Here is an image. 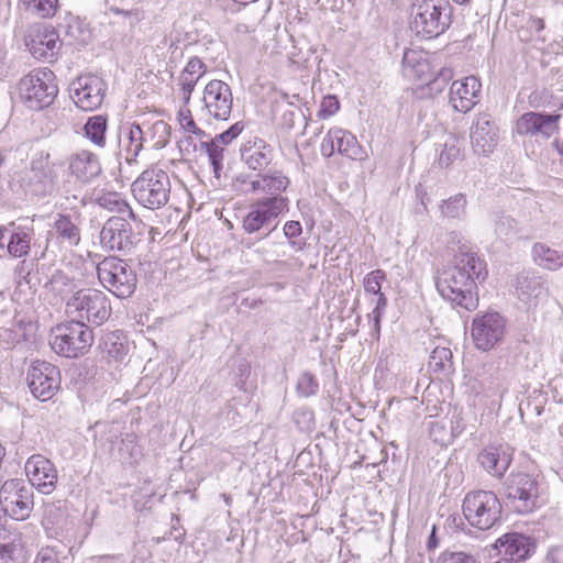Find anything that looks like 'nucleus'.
<instances>
[{
    "instance_id": "31",
    "label": "nucleus",
    "mask_w": 563,
    "mask_h": 563,
    "mask_svg": "<svg viewBox=\"0 0 563 563\" xmlns=\"http://www.w3.org/2000/svg\"><path fill=\"white\" fill-rule=\"evenodd\" d=\"M207 68L198 57H191L178 77V84L183 92V100L188 103L199 79L206 74Z\"/></svg>"
},
{
    "instance_id": "57",
    "label": "nucleus",
    "mask_w": 563,
    "mask_h": 563,
    "mask_svg": "<svg viewBox=\"0 0 563 563\" xmlns=\"http://www.w3.org/2000/svg\"><path fill=\"white\" fill-rule=\"evenodd\" d=\"M243 129V122H236L230 129L219 134L216 140L221 141L223 144H229L242 133Z\"/></svg>"
},
{
    "instance_id": "37",
    "label": "nucleus",
    "mask_w": 563,
    "mask_h": 563,
    "mask_svg": "<svg viewBox=\"0 0 563 563\" xmlns=\"http://www.w3.org/2000/svg\"><path fill=\"white\" fill-rule=\"evenodd\" d=\"M18 7L27 16L47 20L56 15L59 9L58 0H18Z\"/></svg>"
},
{
    "instance_id": "41",
    "label": "nucleus",
    "mask_w": 563,
    "mask_h": 563,
    "mask_svg": "<svg viewBox=\"0 0 563 563\" xmlns=\"http://www.w3.org/2000/svg\"><path fill=\"white\" fill-rule=\"evenodd\" d=\"M85 135L96 145L103 147L106 144L107 117L98 114L90 117L85 126Z\"/></svg>"
},
{
    "instance_id": "13",
    "label": "nucleus",
    "mask_w": 563,
    "mask_h": 563,
    "mask_svg": "<svg viewBox=\"0 0 563 563\" xmlns=\"http://www.w3.org/2000/svg\"><path fill=\"white\" fill-rule=\"evenodd\" d=\"M26 379L32 395L42 401L51 399L60 386L59 369L41 360L32 362Z\"/></svg>"
},
{
    "instance_id": "60",
    "label": "nucleus",
    "mask_w": 563,
    "mask_h": 563,
    "mask_svg": "<svg viewBox=\"0 0 563 563\" xmlns=\"http://www.w3.org/2000/svg\"><path fill=\"white\" fill-rule=\"evenodd\" d=\"M302 229L298 221H288L284 227V233L287 238H296L300 235Z\"/></svg>"
},
{
    "instance_id": "8",
    "label": "nucleus",
    "mask_w": 563,
    "mask_h": 563,
    "mask_svg": "<svg viewBox=\"0 0 563 563\" xmlns=\"http://www.w3.org/2000/svg\"><path fill=\"white\" fill-rule=\"evenodd\" d=\"M168 174L159 168L145 169L132 184L134 199L150 210L165 206L170 196Z\"/></svg>"
},
{
    "instance_id": "18",
    "label": "nucleus",
    "mask_w": 563,
    "mask_h": 563,
    "mask_svg": "<svg viewBox=\"0 0 563 563\" xmlns=\"http://www.w3.org/2000/svg\"><path fill=\"white\" fill-rule=\"evenodd\" d=\"M282 209V198H265L253 203L249 210V234L262 230V238L268 236L276 228V219Z\"/></svg>"
},
{
    "instance_id": "56",
    "label": "nucleus",
    "mask_w": 563,
    "mask_h": 563,
    "mask_svg": "<svg viewBox=\"0 0 563 563\" xmlns=\"http://www.w3.org/2000/svg\"><path fill=\"white\" fill-rule=\"evenodd\" d=\"M339 109L340 103L338 98L335 96L329 95L322 98L317 115L320 119H327L335 114Z\"/></svg>"
},
{
    "instance_id": "39",
    "label": "nucleus",
    "mask_w": 563,
    "mask_h": 563,
    "mask_svg": "<svg viewBox=\"0 0 563 563\" xmlns=\"http://www.w3.org/2000/svg\"><path fill=\"white\" fill-rule=\"evenodd\" d=\"M272 161V150L265 141L255 137L253 146H249V168L261 170Z\"/></svg>"
},
{
    "instance_id": "30",
    "label": "nucleus",
    "mask_w": 563,
    "mask_h": 563,
    "mask_svg": "<svg viewBox=\"0 0 563 563\" xmlns=\"http://www.w3.org/2000/svg\"><path fill=\"white\" fill-rule=\"evenodd\" d=\"M402 74L409 80L429 82L431 65L422 51L406 49L402 56Z\"/></svg>"
},
{
    "instance_id": "48",
    "label": "nucleus",
    "mask_w": 563,
    "mask_h": 563,
    "mask_svg": "<svg viewBox=\"0 0 563 563\" xmlns=\"http://www.w3.org/2000/svg\"><path fill=\"white\" fill-rule=\"evenodd\" d=\"M296 389L300 396L310 397L318 393L319 383L312 373L303 372L298 378Z\"/></svg>"
},
{
    "instance_id": "19",
    "label": "nucleus",
    "mask_w": 563,
    "mask_h": 563,
    "mask_svg": "<svg viewBox=\"0 0 563 563\" xmlns=\"http://www.w3.org/2000/svg\"><path fill=\"white\" fill-rule=\"evenodd\" d=\"M561 114L526 112L516 121L515 130L523 136L550 139L559 130Z\"/></svg>"
},
{
    "instance_id": "33",
    "label": "nucleus",
    "mask_w": 563,
    "mask_h": 563,
    "mask_svg": "<svg viewBox=\"0 0 563 563\" xmlns=\"http://www.w3.org/2000/svg\"><path fill=\"white\" fill-rule=\"evenodd\" d=\"M250 183L254 192L265 194L267 198H280L279 194L287 188L288 179L280 174L258 173Z\"/></svg>"
},
{
    "instance_id": "46",
    "label": "nucleus",
    "mask_w": 563,
    "mask_h": 563,
    "mask_svg": "<svg viewBox=\"0 0 563 563\" xmlns=\"http://www.w3.org/2000/svg\"><path fill=\"white\" fill-rule=\"evenodd\" d=\"M451 358L452 352L450 349L437 346L430 355L429 366L433 368V371H446L451 367Z\"/></svg>"
},
{
    "instance_id": "3",
    "label": "nucleus",
    "mask_w": 563,
    "mask_h": 563,
    "mask_svg": "<svg viewBox=\"0 0 563 563\" xmlns=\"http://www.w3.org/2000/svg\"><path fill=\"white\" fill-rule=\"evenodd\" d=\"M65 312L70 320L82 324L101 325L111 316L108 296L97 289H79L66 301Z\"/></svg>"
},
{
    "instance_id": "26",
    "label": "nucleus",
    "mask_w": 563,
    "mask_h": 563,
    "mask_svg": "<svg viewBox=\"0 0 563 563\" xmlns=\"http://www.w3.org/2000/svg\"><path fill=\"white\" fill-rule=\"evenodd\" d=\"M477 461L493 477L501 478L512 462V450L505 444L488 445L478 453Z\"/></svg>"
},
{
    "instance_id": "16",
    "label": "nucleus",
    "mask_w": 563,
    "mask_h": 563,
    "mask_svg": "<svg viewBox=\"0 0 563 563\" xmlns=\"http://www.w3.org/2000/svg\"><path fill=\"white\" fill-rule=\"evenodd\" d=\"M335 152L355 161L366 157L355 135L342 128H331L321 143V154L324 157H331Z\"/></svg>"
},
{
    "instance_id": "51",
    "label": "nucleus",
    "mask_w": 563,
    "mask_h": 563,
    "mask_svg": "<svg viewBox=\"0 0 563 563\" xmlns=\"http://www.w3.org/2000/svg\"><path fill=\"white\" fill-rule=\"evenodd\" d=\"M35 266L34 260H22L18 263L14 269V278L16 286L20 288L23 285L31 284V273Z\"/></svg>"
},
{
    "instance_id": "4",
    "label": "nucleus",
    "mask_w": 563,
    "mask_h": 563,
    "mask_svg": "<svg viewBox=\"0 0 563 563\" xmlns=\"http://www.w3.org/2000/svg\"><path fill=\"white\" fill-rule=\"evenodd\" d=\"M541 482L526 472H511L503 483V496L514 511L525 515L540 507Z\"/></svg>"
},
{
    "instance_id": "24",
    "label": "nucleus",
    "mask_w": 563,
    "mask_h": 563,
    "mask_svg": "<svg viewBox=\"0 0 563 563\" xmlns=\"http://www.w3.org/2000/svg\"><path fill=\"white\" fill-rule=\"evenodd\" d=\"M25 473L32 486L43 494H51L57 482L54 464L41 454L30 456L25 463Z\"/></svg>"
},
{
    "instance_id": "64",
    "label": "nucleus",
    "mask_w": 563,
    "mask_h": 563,
    "mask_svg": "<svg viewBox=\"0 0 563 563\" xmlns=\"http://www.w3.org/2000/svg\"><path fill=\"white\" fill-rule=\"evenodd\" d=\"M368 317L373 320L374 332L378 336L380 331V319L383 317V311L378 309H373Z\"/></svg>"
},
{
    "instance_id": "2",
    "label": "nucleus",
    "mask_w": 563,
    "mask_h": 563,
    "mask_svg": "<svg viewBox=\"0 0 563 563\" xmlns=\"http://www.w3.org/2000/svg\"><path fill=\"white\" fill-rule=\"evenodd\" d=\"M452 23V7L449 0H411L410 26L418 36L435 38Z\"/></svg>"
},
{
    "instance_id": "35",
    "label": "nucleus",
    "mask_w": 563,
    "mask_h": 563,
    "mask_svg": "<svg viewBox=\"0 0 563 563\" xmlns=\"http://www.w3.org/2000/svg\"><path fill=\"white\" fill-rule=\"evenodd\" d=\"M146 148L161 150L165 147L170 137V126L163 120H156L152 124L142 123Z\"/></svg>"
},
{
    "instance_id": "25",
    "label": "nucleus",
    "mask_w": 563,
    "mask_h": 563,
    "mask_svg": "<svg viewBox=\"0 0 563 563\" xmlns=\"http://www.w3.org/2000/svg\"><path fill=\"white\" fill-rule=\"evenodd\" d=\"M482 84L475 76L454 80L450 88L449 101L452 108L462 113L471 111L481 99Z\"/></svg>"
},
{
    "instance_id": "52",
    "label": "nucleus",
    "mask_w": 563,
    "mask_h": 563,
    "mask_svg": "<svg viewBox=\"0 0 563 563\" xmlns=\"http://www.w3.org/2000/svg\"><path fill=\"white\" fill-rule=\"evenodd\" d=\"M445 242L448 247L454 252V255H462L463 253H475L468 243L464 241L462 233L459 231H451L448 233Z\"/></svg>"
},
{
    "instance_id": "22",
    "label": "nucleus",
    "mask_w": 563,
    "mask_h": 563,
    "mask_svg": "<svg viewBox=\"0 0 563 563\" xmlns=\"http://www.w3.org/2000/svg\"><path fill=\"white\" fill-rule=\"evenodd\" d=\"M202 102L211 115L225 120L230 115L233 104L230 86L222 80L209 81L203 90Z\"/></svg>"
},
{
    "instance_id": "44",
    "label": "nucleus",
    "mask_w": 563,
    "mask_h": 563,
    "mask_svg": "<svg viewBox=\"0 0 563 563\" xmlns=\"http://www.w3.org/2000/svg\"><path fill=\"white\" fill-rule=\"evenodd\" d=\"M461 155L460 140L455 136H449L443 148L439 155V165L441 167H449L452 165Z\"/></svg>"
},
{
    "instance_id": "5",
    "label": "nucleus",
    "mask_w": 563,
    "mask_h": 563,
    "mask_svg": "<svg viewBox=\"0 0 563 563\" xmlns=\"http://www.w3.org/2000/svg\"><path fill=\"white\" fill-rule=\"evenodd\" d=\"M462 511L470 526L488 530L500 522L503 506L494 492L479 489L465 495Z\"/></svg>"
},
{
    "instance_id": "15",
    "label": "nucleus",
    "mask_w": 563,
    "mask_h": 563,
    "mask_svg": "<svg viewBox=\"0 0 563 563\" xmlns=\"http://www.w3.org/2000/svg\"><path fill=\"white\" fill-rule=\"evenodd\" d=\"M100 245L108 252H130L134 244L132 225L122 217L109 218L99 234Z\"/></svg>"
},
{
    "instance_id": "36",
    "label": "nucleus",
    "mask_w": 563,
    "mask_h": 563,
    "mask_svg": "<svg viewBox=\"0 0 563 563\" xmlns=\"http://www.w3.org/2000/svg\"><path fill=\"white\" fill-rule=\"evenodd\" d=\"M532 258L539 267L548 271H558L563 267V252L551 249L544 243L533 244Z\"/></svg>"
},
{
    "instance_id": "43",
    "label": "nucleus",
    "mask_w": 563,
    "mask_h": 563,
    "mask_svg": "<svg viewBox=\"0 0 563 563\" xmlns=\"http://www.w3.org/2000/svg\"><path fill=\"white\" fill-rule=\"evenodd\" d=\"M71 549L65 551L58 547L42 548L34 560V563H73Z\"/></svg>"
},
{
    "instance_id": "27",
    "label": "nucleus",
    "mask_w": 563,
    "mask_h": 563,
    "mask_svg": "<svg viewBox=\"0 0 563 563\" xmlns=\"http://www.w3.org/2000/svg\"><path fill=\"white\" fill-rule=\"evenodd\" d=\"M80 223L79 214L58 213L55 217L49 233L60 245L74 247L77 246L81 240Z\"/></svg>"
},
{
    "instance_id": "40",
    "label": "nucleus",
    "mask_w": 563,
    "mask_h": 563,
    "mask_svg": "<svg viewBox=\"0 0 563 563\" xmlns=\"http://www.w3.org/2000/svg\"><path fill=\"white\" fill-rule=\"evenodd\" d=\"M467 200L465 195L456 194L440 203L441 216L448 219L462 220L466 216Z\"/></svg>"
},
{
    "instance_id": "63",
    "label": "nucleus",
    "mask_w": 563,
    "mask_h": 563,
    "mask_svg": "<svg viewBox=\"0 0 563 563\" xmlns=\"http://www.w3.org/2000/svg\"><path fill=\"white\" fill-rule=\"evenodd\" d=\"M551 563H563V547H554L548 553Z\"/></svg>"
},
{
    "instance_id": "34",
    "label": "nucleus",
    "mask_w": 563,
    "mask_h": 563,
    "mask_svg": "<svg viewBox=\"0 0 563 563\" xmlns=\"http://www.w3.org/2000/svg\"><path fill=\"white\" fill-rule=\"evenodd\" d=\"M100 349L109 360L123 361L129 352V343L120 330L106 333L100 341Z\"/></svg>"
},
{
    "instance_id": "21",
    "label": "nucleus",
    "mask_w": 563,
    "mask_h": 563,
    "mask_svg": "<svg viewBox=\"0 0 563 563\" xmlns=\"http://www.w3.org/2000/svg\"><path fill=\"white\" fill-rule=\"evenodd\" d=\"M499 129L496 122L487 113L476 115L471 128V143L478 155H488L497 146Z\"/></svg>"
},
{
    "instance_id": "62",
    "label": "nucleus",
    "mask_w": 563,
    "mask_h": 563,
    "mask_svg": "<svg viewBox=\"0 0 563 563\" xmlns=\"http://www.w3.org/2000/svg\"><path fill=\"white\" fill-rule=\"evenodd\" d=\"M527 27L528 30H530L531 32H534L536 34H539L541 31H543L544 29V22L542 19L540 18H536V16H531L528 21H527Z\"/></svg>"
},
{
    "instance_id": "61",
    "label": "nucleus",
    "mask_w": 563,
    "mask_h": 563,
    "mask_svg": "<svg viewBox=\"0 0 563 563\" xmlns=\"http://www.w3.org/2000/svg\"><path fill=\"white\" fill-rule=\"evenodd\" d=\"M439 544L440 540L437 536V527L433 525L426 542V549L428 552H433L435 549H438Z\"/></svg>"
},
{
    "instance_id": "53",
    "label": "nucleus",
    "mask_w": 563,
    "mask_h": 563,
    "mask_svg": "<svg viewBox=\"0 0 563 563\" xmlns=\"http://www.w3.org/2000/svg\"><path fill=\"white\" fill-rule=\"evenodd\" d=\"M201 146L205 147L209 161L213 167V172H218L222 168L223 148L216 141L202 142Z\"/></svg>"
},
{
    "instance_id": "50",
    "label": "nucleus",
    "mask_w": 563,
    "mask_h": 563,
    "mask_svg": "<svg viewBox=\"0 0 563 563\" xmlns=\"http://www.w3.org/2000/svg\"><path fill=\"white\" fill-rule=\"evenodd\" d=\"M517 233V222L509 216L500 217L495 224V234L500 240H508Z\"/></svg>"
},
{
    "instance_id": "59",
    "label": "nucleus",
    "mask_w": 563,
    "mask_h": 563,
    "mask_svg": "<svg viewBox=\"0 0 563 563\" xmlns=\"http://www.w3.org/2000/svg\"><path fill=\"white\" fill-rule=\"evenodd\" d=\"M450 422V432L452 433V437L454 439L462 433L465 427L461 412L454 410Z\"/></svg>"
},
{
    "instance_id": "12",
    "label": "nucleus",
    "mask_w": 563,
    "mask_h": 563,
    "mask_svg": "<svg viewBox=\"0 0 563 563\" xmlns=\"http://www.w3.org/2000/svg\"><path fill=\"white\" fill-rule=\"evenodd\" d=\"M106 91V81L95 74L81 75L69 85L71 100L84 111L98 109L103 102Z\"/></svg>"
},
{
    "instance_id": "20",
    "label": "nucleus",
    "mask_w": 563,
    "mask_h": 563,
    "mask_svg": "<svg viewBox=\"0 0 563 563\" xmlns=\"http://www.w3.org/2000/svg\"><path fill=\"white\" fill-rule=\"evenodd\" d=\"M494 547L500 555L499 560L518 563L534 553L536 540L523 533L508 532L498 538Z\"/></svg>"
},
{
    "instance_id": "10",
    "label": "nucleus",
    "mask_w": 563,
    "mask_h": 563,
    "mask_svg": "<svg viewBox=\"0 0 563 563\" xmlns=\"http://www.w3.org/2000/svg\"><path fill=\"white\" fill-rule=\"evenodd\" d=\"M101 285L118 298L130 297L136 287L134 271L118 257H106L97 266Z\"/></svg>"
},
{
    "instance_id": "28",
    "label": "nucleus",
    "mask_w": 563,
    "mask_h": 563,
    "mask_svg": "<svg viewBox=\"0 0 563 563\" xmlns=\"http://www.w3.org/2000/svg\"><path fill=\"white\" fill-rule=\"evenodd\" d=\"M69 170L76 179L88 184L101 174V164L96 154L82 150L69 158Z\"/></svg>"
},
{
    "instance_id": "32",
    "label": "nucleus",
    "mask_w": 563,
    "mask_h": 563,
    "mask_svg": "<svg viewBox=\"0 0 563 563\" xmlns=\"http://www.w3.org/2000/svg\"><path fill=\"white\" fill-rule=\"evenodd\" d=\"M517 294L521 301L532 306L548 295V289L540 277L520 275L517 278Z\"/></svg>"
},
{
    "instance_id": "14",
    "label": "nucleus",
    "mask_w": 563,
    "mask_h": 563,
    "mask_svg": "<svg viewBox=\"0 0 563 563\" xmlns=\"http://www.w3.org/2000/svg\"><path fill=\"white\" fill-rule=\"evenodd\" d=\"M506 332V320L498 312L476 316L472 323V338L475 346L488 351L499 343Z\"/></svg>"
},
{
    "instance_id": "38",
    "label": "nucleus",
    "mask_w": 563,
    "mask_h": 563,
    "mask_svg": "<svg viewBox=\"0 0 563 563\" xmlns=\"http://www.w3.org/2000/svg\"><path fill=\"white\" fill-rule=\"evenodd\" d=\"M96 201L99 207L107 209L112 212L123 213L129 212V217L135 220V214L130 208L129 203L122 198L119 192L115 191H102L100 192Z\"/></svg>"
},
{
    "instance_id": "9",
    "label": "nucleus",
    "mask_w": 563,
    "mask_h": 563,
    "mask_svg": "<svg viewBox=\"0 0 563 563\" xmlns=\"http://www.w3.org/2000/svg\"><path fill=\"white\" fill-rule=\"evenodd\" d=\"M58 164L47 152H37L30 158L29 167L22 173L20 184L25 192L35 196L51 195L58 178Z\"/></svg>"
},
{
    "instance_id": "47",
    "label": "nucleus",
    "mask_w": 563,
    "mask_h": 563,
    "mask_svg": "<svg viewBox=\"0 0 563 563\" xmlns=\"http://www.w3.org/2000/svg\"><path fill=\"white\" fill-rule=\"evenodd\" d=\"M429 435L433 442L444 445L452 441L453 437L448 429L445 421L443 420H431L428 423Z\"/></svg>"
},
{
    "instance_id": "45",
    "label": "nucleus",
    "mask_w": 563,
    "mask_h": 563,
    "mask_svg": "<svg viewBox=\"0 0 563 563\" xmlns=\"http://www.w3.org/2000/svg\"><path fill=\"white\" fill-rule=\"evenodd\" d=\"M25 327L22 321L12 322L11 327L0 328V340L8 345V347L15 346L16 344L25 341Z\"/></svg>"
},
{
    "instance_id": "1",
    "label": "nucleus",
    "mask_w": 563,
    "mask_h": 563,
    "mask_svg": "<svg viewBox=\"0 0 563 563\" xmlns=\"http://www.w3.org/2000/svg\"><path fill=\"white\" fill-rule=\"evenodd\" d=\"M486 263L477 253L454 255L452 264L438 272L435 287L452 307L473 311L478 306L476 280L487 277Z\"/></svg>"
},
{
    "instance_id": "29",
    "label": "nucleus",
    "mask_w": 563,
    "mask_h": 563,
    "mask_svg": "<svg viewBox=\"0 0 563 563\" xmlns=\"http://www.w3.org/2000/svg\"><path fill=\"white\" fill-rule=\"evenodd\" d=\"M5 229V253L14 258L26 257L34 240V228L15 227L10 223Z\"/></svg>"
},
{
    "instance_id": "55",
    "label": "nucleus",
    "mask_w": 563,
    "mask_h": 563,
    "mask_svg": "<svg viewBox=\"0 0 563 563\" xmlns=\"http://www.w3.org/2000/svg\"><path fill=\"white\" fill-rule=\"evenodd\" d=\"M438 563H477L476 559L463 551H449L442 552L438 559Z\"/></svg>"
},
{
    "instance_id": "11",
    "label": "nucleus",
    "mask_w": 563,
    "mask_h": 563,
    "mask_svg": "<svg viewBox=\"0 0 563 563\" xmlns=\"http://www.w3.org/2000/svg\"><path fill=\"white\" fill-rule=\"evenodd\" d=\"M0 505L10 517L26 519L34 505L31 487L18 478L4 482L0 487Z\"/></svg>"
},
{
    "instance_id": "54",
    "label": "nucleus",
    "mask_w": 563,
    "mask_h": 563,
    "mask_svg": "<svg viewBox=\"0 0 563 563\" xmlns=\"http://www.w3.org/2000/svg\"><path fill=\"white\" fill-rule=\"evenodd\" d=\"M386 274L382 269H375L368 273L364 278V289L367 294H380L382 282L385 280Z\"/></svg>"
},
{
    "instance_id": "58",
    "label": "nucleus",
    "mask_w": 563,
    "mask_h": 563,
    "mask_svg": "<svg viewBox=\"0 0 563 563\" xmlns=\"http://www.w3.org/2000/svg\"><path fill=\"white\" fill-rule=\"evenodd\" d=\"M179 122L184 129L194 134H202L203 132L197 128L189 110L179 112Z\"/></svg>"
},
{
    "instance_id": "42",
    "label": "nucleus",
    "mask_w": 563,
    "mask_h": 563,
    "mask_svg": "<svg viewBox=\"0 0 563 563\" xmlns=\"http://www.w3.org/2000/svg\"><path fill=\"white\" fill-rule=\"evenodd\" d=\"M46 287L54 295L64 298L65 296L71 294L76 289V283L73 278L67 276L62 271H56L49 282L47 283Z\"/></svg>"
},
{
    "instance_id": "23",
    "label": "nucleus",
    "mask_w": 563,
    "mask_h": 563,
    "mask_svg": "<svg viewBox=\"0 0 563 563\" xmlns=\"http://www.w3.org/2000/svg\"><path fill=\"white\" fill-rule=\"evenodd\" d=\"M119 155L132 165L137 162L141 152L146 148L141 123L126 121L118 129Z\"/></svg>"
},
{
    "instance_id": "17",
    "label": "nucleus",
    "mask_w": 563,
    "mask_h": 563,
    "mask_svg": "<svg viewBox=\"0 0 563 563\" xmlns=\"http://www.w3.org/2000/svg\"><path fill=\"white\" fill-rule=\"evenodd\" d=\"M25 45L36 59L53 60L57 57L62 43L54 27L34 25L25 36Z\"/></svg>"
},
{
    "instance_id": "6",
    "label": "nucleus",
    "mask_w": 563,
    "mask_h": 563,
    "mask_svg": "<svg viewBox=\"0 0 563 563\" xmlns=\"http://www.w3.org/2000/svg\"><path fill=\"white\" fill-rule=\"evenodd\" d=\"M57 92L56 77L47 67L33 69L19 82L20 98L31 110L48 107L53 103Z\"/></svg>"
},
{
    "instance_id": "49",
    "label": "nucleus",
    "mask_w": 563,
    "mask_h": 563,
    "mask_svg": "<svg viewBox=\"0 0 563 563\" xmlns=\"http://www.w3.org/2000/svg\"><path fill=\"white\" fill-rule=\"evenodd\" d=\"M96 427L97 428H99V427L103 428L102 433L100 435H96V441L102 448L108 445V452L112 453L113 444L115 443V441L118 440V438L120 435L119 429L113 423H111V424H109V423H104V424L97 423Z\"/></svg>"
},
{
    "instance_id": "7",
    "label": "nucleus",
    "mask_w": 563,
    "mask_h": 563,
    "mask_svg": "<svg viewBox=\"0 0 563 563\" xmlns=\"http://www.w3.org/2000/svg\"><path fill=\"white\" fill-rule=\"evenodd\" d=\"M93 343V332L89 325L68 321L53 328L51 346L55 353L68 358L87 354Z\"/></svg>"
}]
</instances>
